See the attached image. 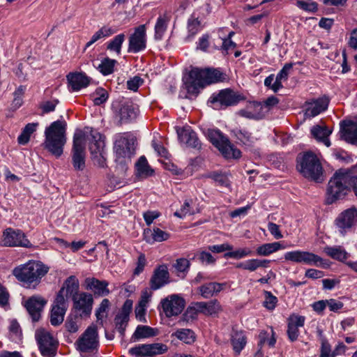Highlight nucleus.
Segmentation results:
<instances>
[{
    "mask_svg": "<svg viewBox=\"0 0 357 357\" xmlns=\"http://www.w3.org/2000/svg\"><path fill=\"white\" fill-rule=\"evenodd\" d=\"M284 259L294 263L304 264L310 266L327 268L329 264L321 257L312 252L303 250L287 252L284 255Z\"/></svg>",
    "mask_w": 357,
    "mask_h": 357,
    "instance_id": "9d476101",
    "label": "nucleus"
},
{
    "mask_svg": "<svg viewBox=\"0 0 357 357\" xmlns=\"http://www.w3.org/2000/svg\"><path fill=\"white\" fill-rule=\"evenodd\" d=\"M252 255V250L248 248L238 249L225 254V257L234 258L236 259L244 258Z\"/></svg>",
    "mask_w": 357,
    "mask_h": 357,
    "instance_id": "5fc2aeb1",
    "label": "nucleus"
},
{
    "mask_svg": "<svg viewBox=\"0 0 357 357\" xmlns=\"http://www.w3.org/2000/svg\"><path fill=\"white\" fill-rule=\"evenodd\" d=\"M341 138L348 143L357 144V123L344 121L340 123Z\"/></svg>",
    "mask_w": 357,
    "mask_h": 357,
    "instance_id": "4be33fe9",
    "label": "nucleus"
},
{
    "mask_svg": "<svg viewBox=\"0 0 357 357\" xmlns=\"http://www.w3.org/2000/svg\"><path fill=\"white\" fill-rule=\"evenodd\" d=\"M296 5L299 8L305 11L314 12L317 10V4L315 2L308 3L304 1L298 0Z\"/></svg>",
    "mask_w": 357,
    "mask_h": 357,
    "instance_id": "0e129e2a",
    "label": "nucleus"
},
{
    "mask_svg": "<svg viewBox=\"0 0 357 357\" xmlns=\"http://www.w3.org/2000/svg\"><path fill=\"white\" fill-rule=\"evenodd\" d=\"M162 311L167 317L177 316L182 312L185 306L184 298L177 294H172L160 301Z\"/></svg>",
    "mask_w": 357,
    "mask_h": 357,
    "instance_id": "f8f14e48",
    "label": "nucleus"
},
{
    "mask_svg": "<svg viewBox=\"0 0 357 357\" xmlns=\"http://www.w3.org/2000/svg\"><path fill=\"white\" fill-rule=\"evenodd\" d=\"M66 77L73 91H79L88 86L91 80L84 73H70Z\"/></svg>",
    "mask_w": 357,
    "mask_h": 357,
    "instance_id": "a878e982",
    "label": "nucleus"
},
{
    "mask_svg": "<svg viewBox=\"0 0 357 357\" xmlns=\"http://www.w3.org/2000/svg\"><path fill=\"white\" fill-rule=\"evenodd\" d=\"M331 132L332 130L324 124L316 125L311 128L312 135L318 141L322 142L327 147L331 146L328 136Z\"/></svg>",
    "mask_w": 357,
    "mask_h": 357,
    "instance_id": "7c9ffc66",
    "label": "nucleus"
},
{
    "mask_svg": "<svg viewBox=\"0 0 357 357\" xmlns=\"http://www.w3.org/2000/svg\"><path fill=\"white\" fill-rule=\"evenodd\" d=\"M169 237L170 234L169 233L156 227H154L152 229H146L144 231V240L150 244L167 241Z\"/></svg>",
    "mask_w": 357,
    "mask_h": 357,
    "instance_id": "bb28decb",
    "label": "nucleus"
},
{
    "mask_svg": "<svg viewBox=\"0 0 357 357\" xmlns=\"http://www.w3.org/2000/svg\"><path fill=\"white\" fill-rule=\"evenodd\" d=\"M207 137L212 144L218 149L226 158L238 159L241 156V151L236 148L219 130L208 129Z\"/></svg>",
    "mask_w": 357,
    "mask_h": 357,
    "instance_id": "6e6552de",
    "label": "nucleus"
},
{
    "mask_svg": "<svg viewBox=\"0 0 357 357\" xmlns=\"http://www.w3.org/2000/svg\"><path fill=\"white\" fill-rule=\"evenodd\" d=\"M132 303L130 300H126L124 303L120 312L114 319L116 329L121 337L125 335V331L129 321V314L132 310Z\"/></svg>",
    "mask_w": 357,
    "mask_h": 357,
    "instance_id": "aec40b11",
    "label": "nucleus"
},
{
    "mask_svg": "<svg viewBox=\"0 0 357 357\" xmlns=\"http://www.w3.org/2000/svg\"><path fill=\"white\" fill-rule=\"evenodd\" d=\"M268 112V108L264 104L257 102L253 105V110L244 112L243 116L249 119L259 120L264 118Z\"/></svg>",
    "mask_w": 357,
    "mask_h": 357,
    "instance_id": "c9c22d12",
    "label": "nucleus"
},
{
    "mask_svg": "<svg viewBox=\"0 0 357 357\" xmlns=\"http://www.w3.org/2000/svg\"><path fill=\"white\" fill-rule=\"evenodd\" d=\"M234 136L243 144L251 146L256 140L252 133L245 129H234L233 131Z\"/></svg>",
    "mask_w": 357,
    "mask_h": 357,
    "instance_id": "79ce46f5",
    "label": "nucleus"
},
{
    "mask_svg": "<svg viewBox=\"0 0 357 357\" xmlns=\"http://www.w3.org/2000/svg\"><path fill=\"white\" fill-rule=\"evenodd\" d=\"M98 331L96 326H89L77 340V349L82 352H89L96 349L98 344Z\"/></svg>",
    "mask_w": 357,
    "mask_h": 357,
    "instance_id": "4468645a",
    "label": "nucleus"
},
{
    "mask_svg": "<svg viewBox=\"0 0 357 357\" xmlns=\"http://www.w3.org/2000/svg\"><path fill=\"white\" fill-rule=\"evenodd\" d=\"M207 177L213 179L220 186L226 188L230 186V181L228 175L225 173L214 172L209 173Z\"/></svg>",
    "mask_w": 357,
    "mask_h": 357,
    "instance_id": "09e8293b",
    "label": "nucleus"
},
{
    "mask_svg": "<svg viewBox=\"0 0 357 357\" xmlns=\"http://www.w3.org/2000/svg\"><path fill=\"white\" fill-rule=\"evenodd\" d=\"M146 24H142L136 27L128 39V52L130 53H138L146 47Z\"/></svg>",
    "mask_w": 357,
    "mask_h": 357,
    "instance_id": "2eb2a0df",
    "label": "nucleus"
},
{
    "mask_svg": "<svg viewBox=\"0 0 357 357\" xmlns=\"http://www.w3.org/2000/svg\"><path fill=\"white\" fill-rule=\"evenodd\" d=\"M286 246L282 245L280 242H273L264 243L259 247L256 250V253L258 256H268L280 250H284Z\"/></svg>",
    "mask_w": 357,
    "mask_h": 357,
    "instance_id": "473e14b6",
    "label": "nucleus"
},
{
    "mask_svg": "<svg viewBox=\"0 0 357 357\" xmlns=\"http://www.w3.org/2000/svg\"><path fill=\"white\" fill-rule=\"evenodd\" d=\"M199 313L205 315H213L220 310V305L217 300H212L208 302H197L195 303Z\"/></svg>",
    "mask_w": 357,
    "mask_h": 357,
    "instance_id": "2f4dec72",
    "label": "nucleus"
},
{
    "mask_svg": "<svg viewBox=\"0 0 357 357\" xmlns=\"http://www.w3.org/2000/svg\"><path fill=\"white\" fill-rule=\"evenodd\" d=\"M108 98V93L105 89L100 88L96 91L93 95V103L96 105H100L105 102Z\"/></svg>",
    "mask_w": 357,
    "mask_h": 357,
    "instance_id": "bf43d9fd",
    "label": "nucleus"
},
{
    "mask_svg": "<svg viewBox=\"0 0 357 357\" xmlns=\"http://www.w3.org/2000/svg\"><path fill=\"white\" fill-rule=\"evenodd\" d=\"M38 126V123H28L23 128L21 134L17 137V142L20 144H26L29 139L31 135L33 133L37 127Z\"/></svg>",
    "mask_w": 357,
    "mask_h": 357,
    "instance_id": "a19ab883",
    "label": "nucleus"
},
{
    "mask_svg": "<svg viewBox=\"0 0 357 357\" xmlns=\"http://www.w3.org/2000/svg\"><path fill=\"white\" fill-rule=\"evenodd\" d=\"M114 33L115 31L111 27L107 26L101 27L99 30L94 33L91 40L86 44L85 48L89 47L98 40L106 37H109Z\"/></svg>",
    "mask_w": 357,
    "mask_h": 357,
    "instance_id": "ea45409f",
    "label": "nucleus"
},
{
    "mask_svg": "<svg viewBox=\"0 0 357 357\" xmlns=\"http://www.w3.org/2000/svg\"><path fill=\"white\" fill-rule=\"evenodd\" d=\"M231 342L233 349L238 354L246 344V337L242 331L233 330L231 334Z\"/></svg>",
    "mask_w": 357,
    "mask_h": 357,
    "instance_id": "e433bc0d",
    "label": "nucleus"
},
{
    "mask_svg": "<svg viewBox=\"0 0 357 357\" xmlns=\"http://www.w3.org/2000/svg\"><path fill=\"white\" fill-rule=\"evenodd\" d=\"M86 288L93 291L98 296H107L109 290L107 288L108 282L105 280H99L94 278L86 279Z\"/></svg>",
    "mask_w": 357,
    "mask_h": 357,
    "instance_id": "c85d7f7f",
    "label": "nucleus"
},
{
    "mask_svg": "<svg viewBox=\"0 0 357 357\" xmlns=\"http://www.w3.org/2000/svg\"><path fill=\"white\" fill-rule=\"evenodd\" d=\"M66 330L70 333H76L79 329L78 318L75 317H68L65 323Z\"/></svg>",
    "mask_w": 357,
    "mask_h": 357,
    "instance_id": "680f3d73",
    "label": "nucleus"
},
{
    "mask_svg": "<svg viewBox=\"0 0 357 357\" xmlns=\"http://www.w3.org/2000/svg\"><path fill=\"white\" fill-rule=\"evenodd\" d=\"M49 270L50 267L40 261L29 260L26 264L15 267L13 274L27 287L36 288Z\"/></svg>",
    "mask_w": 357,
    "mask_h": 357,
    "instance_id": "f03ea898",
    "label": "nucleus"
},
{
    "mask_svg": "<svg viewBox=\"0 0 357 357\" xmlns=\"http://www.w3.org/2000/svg\"><path fill=\"white\" fill-rule=\"evenodd\" d=\"M297 169L305 178L316 182L323 181V168L317 156L311 151L297 158Z\"/></svg>",
    "mask_w": 357,
    "mask_h": 357,
    "instance_id": "423d86ee",
    "label": "nucleus"
},
{
    "mask_svg": "<svg viewBox=\"0 0 357 357\" xmlns=\"http://www.w3.org/2000/svg\"><path fill=\"white\" fill-rule=\"evenodd\" d=\"M135 139L129 132L118 133L114 136V152L115 160L122 167L129 162L135 153Z\"/></svg>",
    "mask_w": 357,
    "mask_h": 357,
    "instance_id": "0eeeda50",
    "label": "nucleus"
},
{
    "mask_svg": "<svg viewBox=\"0 0 357 357\" xmlns=\"http://www.w3.org/2000/svg\"><path fill=\"white\" fill-rule=\"evenodd\" d=\"M192 200H185L183 203V205L181 208L180 211H176L174 213V215L178 217V218H183L186 215H192L195 213V211L191 209L190 207V202Z\"/></svg>",
    "mask_w": 357,
    "mask_h": 357,
    "instance_id": "e2e57ef3",
    "label": "nucleus"
},
{
    "mask_svg": "<svg viewBox=\"0 0 357 357\" xmlns=\"http://www.w3.org/2000/svg\"><path fill=\"white\" fill-rule=\"evenodd\" d=\"M292 63H286L278 73L275 80L272 85V90L274 92H277L279 89L283 87L282 81L287 80L288 79L289 72L292 68Z\"/></svg>",
    "mask_w": 357,
    "mask_h": 357,
    "instance_id": "58836bf2",
    "label": "nucleus"
},
{
    "mask_svg": "<svg viewBox=\"0 0 357 357\" xmlns=\"http://www.w3.org/2000/svg\"><path fill=\"white\" fill-rule=\"evenodd\" d=\"M35 337L41 354L45 357H54L56 354L58 347L57 340L46 329L38 328Z\"/></svg>",
    "mask_w": 357,
    "mask_h": 357,
    "instance_id": "1a4fd4ad",
    "label": "nucleus"
},
{
    "mask_svg": "<svg viewBox=\"0 0 357 357\" xmlns=\"http://www.w3.org/2000/svg\"><path fill=\"white\" fill-rule=\"evenodd\" d=\"M137 108L131 103L122 105L119 112L120 123H128L135 120L137 118Z\"/></svg>",
    "mask_w": 357,
    "mask_h": 357,
    "instance_id": "cd10ccee",
    "label": "nucleus"
},
{
    "mask_svg": "<svg viewBox=\"0 0 357 357\" xmlns=\"http://www.w3.org/2000/svg\"><path fill=\"white\" fill-rule=\"evenodd\" d=\"M239 100L240 96L229 89L221 90L218 94H213L209 99V102L215 109L234 105Z\"/></svg>",
    "mask_w": 357,
    "mask_h": 357,
    "instance_id": "ddd939ff",
    "label": "nucleus"
},
{
    "mask_svg": "<svg viewBox=\"0 0 357 357\" xmlns=\"http://www.w3.org/2000/svg\"><path fill=\"white\" fill-rule=\"evenodd\" d=\"M171 337H175L186 344H192L196 340L195 332L189 328H179L172 333Z\"/></svg>",
    "mask_w": 357,
    "mask_h": 357,
    "instance_id": "f704fd0d",
    "label": "nucleus"
},
{
    "mask_svg": "<svg viewBox=\"0 0 357 357\" xmlns=\"http://www.w3.org/2000/svg\"><path fill=\"white\" fill-rule=\"evenodd\" d=\"M190 261L184 258L178 259L174 265V267L178 272L187 271L190 267Z\"/></svg>",
    "mask_w": 357,
    "mask_h": 357,
    "instance_id": "69168bd1",
    "label": "nucleus"
},
{
    "mask_svg": "<svg viewBox=\"0 0 357 357\" xmlns=\"http://www.w3.org/2000/svg\"><path fill=\"white\" fill-rule=\"evenodd\" d=\"M129 351L137 357L149 356V344L136 346L131 348Z\"/></svg>",
    "mask_w": 357,
    "mask_h": 357,
    "instance_id": "13d9d810",
    "label": "nucleus"
},
{
    "mask_svg": "<svg viewBox=\"0 0 357 357\" xmlns=\"http://www.w3.org/2000/svg\"><path fill=\"white\" fill-rule=\"evenodd\" d=\"M137 169L140 174L146 176L151 175L153 170L150 168L148 162L144 156H141L136 163Z\"/></svg>",
    "mask_w": 357,
    "mask_h": 357,
    "instance_id": "603ef678",
    "label": "nucleus"
},
{
    "mask_svg": "<svg viewBox=\"0 0 357 357\" xmlns=\"http://www.w3.org/2000/svg\"><path fill=\"white\" fill-rule=\"evenodd\" d=\"M350 188L348 169H340L335 172L328 181L326 189V203L331 204L343 198Z\"/></svg>",
    "mask_w": 357,
    "mask_h": 357,
    "instance_id": "39448f33",
    "label": "nucleus"
},
{
    "mask_svg": "<svg viewBox=\"0 0 357 357\" xmlns=\"http://www.w3.org/2000/svg\"><path fill=\"white\" fill-rule=\"evenodd\" d=\"M2 241L3 245L8 247H23L26 248L33 247V245L22 231L10 227L4 230Z\"/></svg>",
    "mask_w": 357,
    "mask_h": 357,
    "instance_id": "9b49d317",
    "label": "nucleus"
},
{
    "mask_svg": "<svg viewBox=\"0 0 357 357\" xmlns=\"http://www.w3.org/2000/svg\"><path fill=\"white\" fill-rule=\"evenodd\" d=\"M350 179V188L357 197V165L348 169Z\"/></svg>",
    "mask_w": 357,
    "mask_h": 357,
    "instance_id": "052dcab7",
    "label": "nucleus"
},
{
    "mask_svg": "<svg viewBox=\"0 0 357 357\" xmlns=\"http://www.w3.org/2000/svg\"><path fill=\"white\" fill-rule=\"evenodd\" d=\"M125 38L126 36L124 33L116 35L112 40L107 43V50L110 52H114L116 54L120 55L121 53V47Z\"/></svg>",
    "mask_w": 357,
    "mask_h": 357,
    "instance_id": "c03bdc74",
    "label": "nucleus"
},
{
    "mask_svg": "<svg viewBox=\"0 0 357 357\" xmlns=\"http://www.w3.org/2000/svg\"><path fill=\"white\" fill-rule=\"evenodd\" d=\"M149 356H155L157 355L165 354L167 351L168 347L162 343L149 344Z\"/></svg>",
    "mask_w": 357,
    "mask_h": 357,
    "instance_id": "864d4df0",
    "label": "nucleus"
},
{
    "mask_svg": "<svg viewBox=\"0 0 357 357\" xmlns=\"http://www.w3.org/2000/svg\"><path fill=\"white\" fill-rule=\"evenodd\" d=\"M79 284L77 278L74 275L68 277L64 282L61 289H63L66 298L71 296L72 298L75 295H78Z\"/></svg>",
    "mask_w": 357,
    "mask_h": 357,
    "instance_id": "72a5a7b5",
    "label": "nucleus"
},
{
    "mask_svg": "<svg viewBox=\"0 0 357 357\" xmlns=\"http://www.w3.org/2000/svg\"><path fill=\"white\" fill-rule=\"evenodd\" d=\"M89 141V148L94 165L104 167L106 159L104 156L105 136L92 128L86 127L78 130L73 136L72 163L75 170L82 171L85 168V144Z\"/></svg>",
    "mask_w": 357,
    "mask_h": 357,
    "instance_id": "f257e3e1",
    "label": "nucleus"
},
{
    "mask_svg": "<svg viewBox=\"0 0 357 357\" xmlns=\"http://www.w3.org/2000/svg\"><path fill=\"white\" fill-rule=\"evenodd\" d=\"M180 141L188 146L199 150L202 143L197 133L189 126L184 127L177 132Z\"/></svg>",
    "mask_w": 357,
    "mask_h": 357,
    "instance_id": "412c9836",
    "label": "nucleus"
},
{
    "mask_svg": "<svg viewBox=\"0 0 357 357\" xmlns=\"http://www.w3.org/2000/svg\"><path fill=\"white\" fill-rule=\"evenodd\" d=\"M66 307H52L50 314V323L54 326L60 325L64 319Z\"/></svg>",
    "mask_w": 357,
    "mask_h": 357,
    "instance_id": "a18cd8bd",
    "label": "nucleus"
},
{
    "mask_svg": "<svg viewBox=\"0 0 357 357\" xmlns=\"http://www.w3.org/2000/svg\"><path fill=\"white\" fill-rule=\"evenodd\" d=\"M324 252L328 256L340 261H345L349 257V253L341 246H327L324 248Z\"/></svg>",
    "mask_w": 357,
    "mask_h": 357,
    "instance_id": "4c0bfd02",
    "label": "nucleus"
},
{
    "mask_svg": "<svg viewBox=\"0 0 357 357\" xmlns=\"http://www.w3.org/2000/svg\"><path fill=\"white\" fill-rule=\"evenodd\" d=\"M329 99L324 96L311 102H307L305 115L307 117H314L325 111L328 106Z\"/></svg>",
    "mask_w": 357,
    "mask_h": 357,
    "instance_id": "393cba45",
    "label": "nucleus"
},
{
    "mask_svg": "<svg viewBox=\"0 0 357 357\" xmlns=\"http://www.w3.org/2000/svg\"><path fill=\"white\" fill-rule=\"evenodd\" d=\"M357 223V211L349 208L342 212L335 220V224L342 235Z\"/></svg>",
    "mask_w": 357,
    "mask_h": 357,
    "instance_id": "a211bd4d",
    "label": "nucleus"
},
{
    "mask_svg": "<svg viewBox=\"0 0 357 357\" xmlns=\"http://www.w3.org/2000/svg\"><path fill=\"white\" fill-rule=\"evenodd\" d=\"M46 303L47 301L40 296H33L27 300L25 307L33 321L36 322L40 319L41 312Z\"/></svg>",
    "mask_w": 357,
    "mask_h": 357,
    "instance_id": "6ab92c4d",
    "label": "nucleus"
},
{
    "mask_svg": "<svg viewBox=\"0 0 357 357\" xmlns=\"http://www.w3.org/2000/svg\"><path fill=\"white\" fill-rule=\"evenodd\" d=\"M198 259L205 264H213L215 262V259L211 255V253L202 251L198 254Z\"/></svg>",
    "mask_w": 357,
    "mask_h": 357,
    "instance_id": "774afa93",
    "label": "nucleus"
},
{
    "mask_svg": "<svg viewBox=\"0 0 357 357\" xmlns=\"http://www.w3.org/2000/svg\"><path fill=\"white\" fill-rule=\"evenodd\" d=\"M66 123L65 121H56L52 122L45 130L44 149L52 155L59 157L63 151L66 143Z\"/></svg>",
    "mask_w": 357,
    "mask_h": 357,
    "instance_id": "20e7f679",
    "label": "nucleus"
},
{
    "mask_svg": "<svg viewBox=\"0 0 357 357\" xmlns=\"http://www.w3.org/2000/svg\"><path fill=\"white\" fill-rule=\"evenodd\" d=\"M320 347V357H336L345 354L347 347L343 342H338L334 349H332L331 345L328 340L321 338Z\"/></svg>",
    "mask_w": 357,
    "mask_h": 357,
    "instance_id": "b1692460",
    "label": "nucleus"
},
{
    "mask_svg": "<svg viewBox=\"0 0 357 357\" xmlns=\"http://www.w3.org/2000/svg\"><path fill=\"white\" fill-rule=\"evenodd\" d=\"M305 318L303 316L293 314L288 318L287 335L291 342H294L299 335L300 327L304 326Z\"/></svg>",
    "mask_w": 357,
    "mask_h": 357,
    "instance_id": "5701e85b",
    "label": "nucleus"
},
{
    "mask_svg": "<svg viewBox=\"0 0 357 357\" xmlns=\"http://www.w3.org/2000/svg\"><path fill=\"white\" fill-rule=\"evenodd\" d=\"M171 20V15L169 12L165 11L162 15H160L157 19L154 31V38L157 40L162 38L165 31H167L168 24Z\"/></svg>",
    "mask_w": 357,
    "mask_h": 357,
    "instance_id": "c756f323",
    "label": "nucleus"
},
{
    "mask_svg": "<svg viewBox=\"0 0 357 357\" xmlns=\"http://www.w3.org/2000/svg\"><path fill=\"white\" fill-rule=\"evenodd\" d=\"M198 313L197 307L195 305L188 307L179 319L178 323L183 324L184 323L191 322L197 318Z\"/></svg>",
    "mask_w": 357,
    "mask_h": 357,
    "instance_id": "8fccbe9b",
    "label": "nucleus"
},
{
    "mask_svg": "<svg viewBox=\"0 0 357 357\" xmlns=\"http://www.w3.org/2000/svg\"><path fill=\"white\" fill-rule=\"evenodd\" d=\"M170 282V274L167 266L161 264L157 266L153 271L149 280L150 289L156 291Z\"/></svg>",
    "mask_w": 357,
    "mask_h": 357,
    "instance_id": "dca6fc26",
    "label": "nucleus"
},
{
    "mask_svg": "<svg viewBox=\"0 0 357 357\" xmlns=\"http://www.w3.org/2000/svg\"><path fill=\"white\" fill-rule=\"evenodd\" d=\"M271 262L268 259H251L245 261V270L255 271L259 268H266Z\"/></svg>",
    "mask_w": 357,
    "mask_h": 357,
    "instance_id": "de8ad7c7",
    "label": "nucleus"
},
{
    "mask_svg": "<svg viewBox=\"0 0 357 357\" xmlns=\"http://www.w3.org/2000/svg\"><path fill=\"white\" fill-rule=\"evenodd\" d=\"M201 29V21L194 13L188 21V30L190 36H193Z\"/></svg>",
    "mask_w": 357,
    "mask_h": 357,
    "instance_id": "3c124183",
    "label": "nucleus"
},
{
    "mask_svg": "<svg viewBox=\"0 0 357 357\" xmlns=\"http://www.w3.org/2000/svg\"><path fill=\"white\" fill-rule=\"evenodd\" d=\"M198 289L201 296L204 298H209L214 295L212 291L211 282H208L200 286Z\"/></svg>",
    "mask_w": 357,
    "mask_h": 357,
    "instance_id": "338daca9",
    "label": "nucleus"
},
{
    "mask_svg": "<svg viewBox=\"0 0 357 357\" xmlns=\"http://www.w3.org/2000/svg\"><path fill=\"white\" fill-rule=\"evenodd\" d=\"M110 303L107 298H105L100 303L98 308L96 311V317L98 321H100V324L102 325V319L106 317L105 313L109 309Z\"/></svg>",
    "mask_w": 357,
    "mask_h": 357,
    "instance_id": "6e6d98bb",
    "label": "nucleus"
},
{
    "mask_svg": "<svg viewBox=\"0 0 357 357\" xmlns=\"http://www.w3.org/2000/svg\"><path fill=\"white\" fill-rule=\"evenodd\" d=\"M73 308L79 315L87 317L91 313L93 299L92 295L86 292L79 293L73 298Z\"/></svg>",
    "mask_w": 357,
    "mask_h": 357,
    "instance_id": "f3484780",
    "label": "nucleus"
},
{
    "mask_svg": "<svg viewBox=\"0 0 357 357\" xmlns=\"http://www.w3.org/2000/svg\"><path fill=\"white\" fill-rule=\"evenodd\" d=\"M264 295L265 300L263 303L264 307L269 310H274L278 303V298L268 291H264Z\"/></svg>",
    "mask_w": 357,
    "mask_h": 357,
    "instance_id": "4d7b16f0",
    "label": "nucleus"
},
{
    "mask_svg": "<svg viewBox=\"0 0 357 357\" xmlns=\"http://www.w3.org/2000/svg\"><path fill=\"white\" fill-rule=\"evenodd\" d=\"M117 63V61L106 57L101 61L98 66V70L103 75H108L114 72V66Z\"/></svg>",
    "mask_w": 357,
    "mask_h": 357,
    "instance_id": "49530a36",
    "label": "nucleus"
},
{
    "mask_svg": "<svg viewBox=\"0 0 357 357\" xmlns=\"http://www.w3.org/2000/svg\"><path fill=\"white\" fill-rule=\"evenodd\" d=\"M156 335L154 329L148 326H138L132 336V340L135 342L141 338H147L153 337Z\"/></svg>",
    "mask_w": 357,
    "mask_h": 357,
    "instance_id": "37998d69",
    "label": "nucleus"
},
{
    "mask_svg": "<svg viewBox=\"0 0 357 357\" xmlns=\"http://www.w3.org/2000/svg\"><path fill=\"white\" fill-rule=\"evenodd\" d=\"M224 79V74L218 69L193 68L189 73V80L185 83L186 89L189 94L197 95L206 85Z\"/></svg>",
    "mask_w": 357,
    "mask_h": 357,
    "instance_id": "7ed1b4c3",
    "label": "nucleus"
}]
</instances>
